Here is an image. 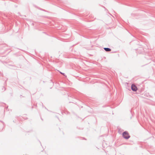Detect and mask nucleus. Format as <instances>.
I'll return each instance as SVG.
<instances>
[{
	"instance_id": "obj_1",
	"label": "nucleus",
	"mask_w": 155,
	"mask_h": 155,
	"mask_svg": "<svg viewBox=\"0 0 155 155\" xmlns=\"http://www.w3.org/2000/svg\"><path fill=\"white\" fill-rule=\"evenodd\" d=\"M123 136L124 138L126 139H128L130 137L129 134L126 131H125L123 133Z\"/></svg>"
},
{
	"instance_id": "obj_2",
	"label": "nucleus",
	"mask_w": 155,
	"mask_h": 155,
	"mask_svg": "<svg viewBox=\"0 0 155 155\" xmlns=\"http://www.w3.org/2000/svg\"><path fill=\"white\" fill-rule=\"evenodd\" d=\"M131 89L132 90L134 91H136L137 89L136 86L134 84H132V85Z\"/></svg>"
},
{
	"instance_id": "obj_3",
	"label": "nucleus",
	"mask_w": 155,
	"mask_h": 155,
	"mask_svg": "<svg viewBox=\"0 0 155 155\" xmlns=\"http://www.w3.org/2000/svg\"><path fill=\"white\" fill-rule=\"evenodd\" d=\"M104 49L106 51H111L110 49L108 48H104Z\"/></svg>"
},
{
	"instance_id": "obj_4",
	"label": "nucleus",
	"mask_w": 155,
	"mask_h": 155,
	"mask_svg": "<svg viewBox=\"0 0 155 155\" xmlns=\"http://www.w3.org/2000/svg\"><path fill=\"white\" fill-rule=\"evenodd\" d=\"M60 73H61V74H62L63 75H64V73H61V72H60Z\"/></svg>"
}]
</instances>
